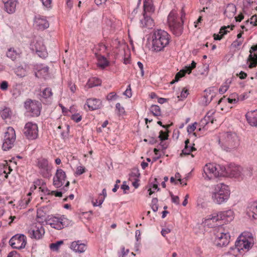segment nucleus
<instances>
[{"instance_id": "46", "label": "nucleus", "mask_w": 257, "mask_h": 257, "mask_svg": "<svg viewBox=\"0 0 257 257\" xmlns=\"http://www.w3.org/2000/svg\"><path fill=\"white\" fill-rule=\"evenodd\" d=\"M158 199L154 198L152 200L151 208L154 212H157L158 209Z\"/></svg>"}, {"instance_id": "58", "label": "nucleus", "mask_w": 257, "mask_h": 257, "mask_svg": "<svg viewBox=\"0 0 257 257\" xmlns=\"http://www.w3.org/2000/svg\"><path fill=\"white\" fill-rule=\"evenodd\" d=\"M171 197L172 202H173L174 203L177 204V205L179 204L180 202H179V198L178 196H174L173 194H171Z\"/></svg>"}, {"instance_id": "13", "label": "nucleus", "mask_w": 257, "mask_h": 257, "mask_svg": "<svg viewBox=\"0 0 257 257\" xmlns=\"http://www.w3.org/2000/svg\"><path fill=\"white\" fill-rule=\"evenodd\" d=\"M9 242L13 248L22 249L27 244V237L23 234H17L10 239Z\"/></svg>"}, {"instance_id": "64", "label": "nucleus", "mask_w": 257, "mask_h": 257, "mask_svg": "<svg viewBox=\"0 0 257 257\" xmlns=\"http://www.w3.org/2000/svg\"><path fill=\"white\" fill-rule=\"evenodd\" d=\"M250 24L253 26L257 25V17L256 15L253 16L250 19Z\"/></svg>"}, {"instance_id": "33", "label": "nucleus", "mask_w": 257, "mask_h": 257, "mask_svg": "<svg viewBox=\"0 0 257 257\" xmlns=\"http://www.w3.org/2000/svg\"><path fill=\"white\" fill-rule=\"evenodd\" d=\"M97 60V66L101 69H104L109 64V62L105 56L102 55H97L95 56Z\"/></svg>"}, {"instance_id": "29", "label": "nucleus", "mask_w": 257, "mask_h": 257, "mask_svg": "<svg viewBox=\"0 0 257 257\" xmlns=\"http://www.w3.org/2000/svg\"><path fill=\"white\" fill-rule=\"evenodd\" d=\"M141 24L142 27L148 29H151L154 26L153 20L146 14H143V19L141 20Z\"/></svg>"}, {"instance_id": "47", "label": "nucleus", "mask_w": 257, "mask_h": 257, "mask_svg": "<svg viewBox=\"0 0 257 257\" xmlns=\"http://www.w3.org/2000/svg\"><path fill=\"white\" fill-rule=\"evenodd\" d=\"M44 185H45V182L41 179H37L34 182V189H36L37 186L41 187Z\"/></svg>"}, {"instance_id": "40", "label": "nucleus", "mask_w": 257, "mask_h": 257, "mask_svg": "<svg viewBox=\"0 0 257 257\" xmlns=\"http://www.w3.org/2000/svg\"><path fill=\"white\" fill-rule=\"evenodd\" d=\"M150 111L154 116H159L161 115V109L158 105H152L150 107Z\"/></svg>"}, {"instance_id": "55", "label": "nucleus", "mask_w": 257, "mask_h": 257, "mask_svg": "<svg viewBox=\"0 0 257 257\" xmlns=\"http://www.w3.org/2000/svg\"><path fill=\"white\" fill-rule=\"evenodd\" d=\"M116 110L118 111L119 114H123L124 112V109L119 103H117L115 105Z\"/></svg>"}, {"instance_id": "30", "label": "nucleus", "mask_w": 257, "mask_h": 257, "mask_svg": "<svg viewBox=\"0 0 257 257\" xmlns=\"http://www.w3.org/2000/svg\"><path fill=\"white\" fill-rule=\"evenodd\" d=\"M190 140L189 139H187L185 141V147L183 150L182 151V153L180 154V156L182 157L183 155H190V153L196 150L194 146L189 145Z\"/></svg>"}, {"instance_id": "11", "label": "nucleus", "mask_w": 257, "mask_h": 257, "mask_svg": "<svg viewBox=\"0 0 257 257\" xmlns=\"http://www.w3.org/2000/svg\"><path fill=\"white\" fill-rule=\"evenodd\" d=\"M16 140L15 130L12 127H8L5 133L3 149L7 151L12 148Z\"/></svg>"}, {"instance_id": "45", "label": "nucleus", "mask_w": 257, "mask_h": 257, "mask_svg": "<svg viewBox=\"0 0 257 257\" xmlns=\"http://www.w3.org/2000/svg\"><path fill=\"white\" fill-rule=\"evenodd\" d=\"M218 168V172L219 173V177L221 176L227 175V168H225L224 166H221L219 165H216Z\"/></svg>"}, {"instance_id": "19", "label": "nucleus", "mask_w": 257, "mask_h": 257, "mask_svg": "<svg viewBox=\"0 0 257 257\" xmlns=\"http://www.w3.org/2000/svg\"><path fill=\"white\" fill-rule=\"evenodd\" d=\"M247 61L250 62L248 65L249 68H252L257 66V45L251 47Z\"/></svg>"}, {"instance_id": "61", "label": "nucleus", "mask_w": 257, "mask_h": 257, "mask_svg": "<svg viewBox=\"0 0 257 257\" xmlns=\"http://www.w3.org/2000/svg\"><path fill=\"white\" fill-rule=\"evenodd\" d=\"M242 42L243 40L236 39L232 43V45L234 47L237 48L242 44Z\"/></svg>"}, {"instance_id": "1", "label": "nucleus", "mask_w": 257, "mask_h": 257, "mask_svg": "<svg viewBox=\"0 0 257 257\" xmlns=\"http://www.w3.org/2000/svg\"><path fill=\"white\" fill-rule=\"evenodd\" d=\"M218 143L223 150L231 152L238 148L239 140L235 133L227 132L220 134Z\"/></svg>"}, {"instance_id": "22", "label": "nucleus", "mask_w": 257, "mask_h": 257, "mask_svg": "<svg viewBox=\"0 0 257 257\" xmlns=\"http://www.w3.org/2000/svg\"><path fill=\"white\" fill-rule=\"evenodd\" d=\"M4 4L5 10L10 14H14L16 10L17 0H2Z\"/></svg>"}, {"instance_id": "60", "label": "nucleus", "mask_w": 257, "mask_h": 257, "mask_svg": "<svg viewBox=\"0 0 257 257\" xmlns=\"http://www.w3.org/2000/svg\"><path fill=\"white\" fill-rule=\"evenodd\" d=\"M121 189L123 190L124 194L127 193L126 191L130 189L129 186L126 184V182H123L120 187Z\"/></svg>"}, {"instance_id": "9", "label": "nucleus", "mask_w": 257, "mask_h": 257, "mask_svg": "<svg viewBox=\"0 0 257 257\" xmlns=\"http://www.w3.org/2000/svg\"><path fill=\"white\" fill-rule=\"evenodd\" d=\"M45 232L42 224L39 222L32 224L28 230L29 236L36 240L41 239L44 235Z\"/></svg>"}, {"instance_id": "52", "label": "nucleus", "mask_w": 257, "mask_h": 257, "mask_svg": "<svg viewBox=\"0 0 257 257\" xmlns=\"http://www.w3.org/2000/svg\"><path fill=\"white\" fill-rule=\"evenodd\" d=\"M197 122L189 125L187 127V132L189 134L193 132L196 128Z\"/></svg>"}, {"instance_id": "10", "label": "nucleus", "mask_w": 257, "mask_h": 257, "mask_svg": "<svg viewBox=\"0 0 257 257\" xmlns=\"http://www.w3.org/2000/svg\"><path fill=\"white\" fill-rule=\"evenodd\" d=\"M38 132L37 124L33 122L26 123L23 130L24 136L29 140L36 139L38 136Z\"/></svg>"}, {"instance_id": "37", "label": "nucleus", "mask_w": 257, "mask_h": 257, "mask_svg": "<svg viewBox=\"0 0 257 257\" xmlns=\"http://www.w3.org/2000/svg\"><path fill=\"white\" fill-rule=\"evenodd\" d=\"M168 132L165 133L163 131H161L159 133V136L158 138L160 139V140L161 141L160 143V146L161 147L163 150H165L167 148L168 145L166 143L163 142V141L167 140L168 138Z\"/></svg>"}, {"instance_id": "49", "label": "nucleus", "mask_w": 257, "mask_h": 257, "mask_svg": "<svg viewBox=\"0 0 257 257\" xmlns=\"http://www.w3.org/2000/svg\"><path fill=\"white\" fill-rule=\"evenodd\" d=\"M104 201V198H99L98 199H96L95 201H92V204L94 206H100L101 205Z\"/></svg>"}, {"instance_id": "59", "label": "nucleus", "mask_w": 257, "mask_h": 257, "mask_svg": "<svg viewBox=\"0 0 257 257\" xmlns=\"http://www.w3.org/2000/svg\"><path fill=\"white\" fill-rule=\"evenodd\" d=\"M39 189L40 191H41L44 194H50V193H49L50 190L48 189V188L46 186V184L43 185L42 186L39 187Z\"/></svg>"}, {"instance_id": "24", "label": "nucleus", "mask_w": 257, "mask_h": 257, "mask_svg": "<svg viewBox=\"0 0 257 257\" xmlns=\"http://www.w3.org/2000/svg\"><path fill=\"white\" fill-rule=\"evenodd\" d=\"M89 110H94L99 109L102 105L101 101L95 98H90L86 100V104Z\"/></svg>"}, {"instance_id": "20", "label": "nucleus", "mask_w": 257, "mask_h": 257, "mask_svg": "<svg viewBox=\"0 0 257 257\" xmlns=\"http://www.w3.org/2000/svg\"><path fill=\"white\" fill-rule=\"evenodd\" d=\"M34 23L36 28L40 30H44L49 27V23L45 17L40 15L35 16Z\"/></svg>"}, {"instance_id": "14", "label": "nucleus", "mask_w": 257, "mask_h": 257, "mask_svg": "<svg viewBox=\"0 0 257 257\" xmlns=\"http://www.w3.org/2000/svg\"><path fill=\"white\" fill-rule=\"evenodd\" d=\"M203 177L206 180H211L219 177L218 168L216 165L207 164L203 168Z\"/></svg>"}, {"instance_id": "48", "label": "nucleus", "mask_w": 257, "mask_h": 257, "mask_svg": "<svg viewBox=\"0 0 257 257\" xmlns=\"http://www.w3.org/2000/svg\"><path fill=\"white\" fill-rule=\"evenodd\" d=\"M8 169V167H6L2 164H0V178H2V177H4L5 175L7 174L8 175V173L6 172V170Z\"/></svg>"}, {"instance_id": "35", "label": "nucleus", "mask_w": 257, "mask_h": 257, "mask_svg": "<svg viewBox=\"0 0 257 257\" xmlns=\"http://www.w3.org/2000/svg\"><path fill=\"white\" fill-rule=\"evenodd\" d=\"M236 7L233 4H228L224 11V14L228 18H232L234 16L236 12Z\"/></svg>"}, {"instance_id": "50", "label": "nucleus", "mask_w": 257, "mask_h": 257, "mask_svg": "<svg viewBox=\"0 0 257 257\" xmlns=\"http://www.w3.org/2000/svg\"><path fill=\"white\" fill-rule=\"evenodd\" d=\"M140 176V174L139 170H134L130 174V177L133 178L134 180L135 179H139Z\"/></svg>"}, {"instance_id": "16", "label": "nucleus", "mask_w": 257, "mask_h": 257, "mask_svg": "<svg viewBox=\"0 0 257 257\" xmlns=\"http://www.w3.org/2000/svg\"><path fill=\"white\" fill-rule=\"evenodd\" d=\"M66 178L65 172L61 169H57L53 178V185L56 188L61 187L65 183Z\"/></svg>"}, {"instance_id": "4", "label": "nucleus", "mask_w": 257, "mask_h": 257, "mask_svg": "<svg viewBox=\"0 0 257 257\" xmlns=\"http://www.w3.org/2000/svg\"><path fill=\"white\" fill-rule=\"evenodd\" d=\"M230 194L229 187L223 183H219L214 186L211 198L215 203L222 204L227 201Z\"/></svg>"}, {"instance_id": "25", "label": "nucleus", "mask_w": 257, "mask_h": 257, "mask_svg": "<svg viewBox=\"0 0 257 257\" xmlns=\"http://www.w3.org/2000/svg\"><path fill=\"white\" fill-rule=\"evenodd\" d=\"M70 248L76 252L82 253L86 250L87 246L86 244L82 243L80 240H77L71 243Z\"/></svg>"}, {"instance_id": "38", "label": "nucleus", "mask_w": 257, "mask_h": 257, "mask_svg": "<svg viewBox=\"0 0 257 257\" xmlns=\"http://www.w3.org/2000/svg\"><path fill=\"white\" fill-rule=\"evenodd\" d=\"M158 183L157 179L155 178L154 183L150 185V188L148 189L149 196L152 195L155 192V190L158 191L160 190Z\"/></svg>"}, {"instance_id": "18", "label": "nucleus", "mask_w": 257, "mask_h": 257, "mask_svg": "<svg viewBox=\"0 0 257 257\" xmlns=\"http://www.w3.org/2000/svg\"><path fill=\"white\" fill-rule=\"evenodd\" d=\"M242 168L239 166L230 164L227 168V174L230 177L238 178L242 174Z\"/></svg>"}, {"instance_id": "51", "label": "nucleus", "mask_w": 257, "mask_h": 257, "mask_svg": "<svg viewBox=\"0 0 257 257\" xmlns=\"http://www.w3.org/2000/svg\"><path fill=\"white\" fill-rule=\"evenodd\" d=\"M85 172V168L83 166H79L76 168L75 174L77 175H80Z\"/></svg>"}, {"instance_id": "62", "label": "nucleus", "mask_w": 257, "mask_h": 257, "mask_svg": "<svg viewBox=\"0 0 257 257\" xmlns=\"http://www.w3.org/2000/svg\"><path fill=\"white\" fill-rule=\"evenodd\" d=\"M129 250L128 249H125L124 247H122L121 248V254L119 255V257H125V256L127 254Z\"/></svg>"}, {"instance_id": "31", "label": "nucleus", "mask_w": 257, "mask_h": 257, "mask_svg": "<svg viewBox=\"0 0 257 257\" xmlns=\"http://www.w3.org/2000/svg\"><path fill=\"white\" fill-rule=\"evenodd\" d=\"M101 80L95 77L90 78L87 81L85 87L87 88H91L100 85Z\"/></svg>"}, {"instance_id": "2", "label": "nucleus", "mask_w": 257, "mask_h": 257, "mask_svg": "<svg viewBox=\"0 0 257 257\" xmlns=\"http://www.w3.org/2000/svg\"><path fill=\"white\" fill-rule=\"evenodd\" d=\"M170 40L169 34L161 29H157L153 32L152 41V49L155 52L163 51L168 45Z\"/></svg>"}, {"instance_id": "63", "label": "nucleus", "mask_w": 257, "mask_h": 257, "mask_svg": "<svg viewBox=\"0 0 257 257\" xmlns=\"http://www.w3.org/2000/svg\"><path fill=\"white\" fill-rule=\"evenodd\" d=\"M8 257H20V256L16 251H12L8 254Z\"/></svg>"}, {"instance_id": "41", "label": "nucleus", "mask_w": 257, "mask_h": 257, "mask_svg": "<svg viewBox=\"0 0 257 257\" xmlns=\"http://www.w3.org/2000/svg\"><path fill=\"white\" fill-rule=\"evenodd\" d=\"M0 114L3 119L9 118L11 114V111L9 108H5L0 111Z\"/></svg>"}, {"instance_id": "56", "label": "nucleus", "mask_w": 257, "mask_h": 257, "mask_svg": "<svg viewBox=\"0 0 257 257\" xmlns=\"http://www.w3.org/2000/svg\"><path fill=\"white\" fill-rule=\"evenodd\" d=\"M117 97V96L115 93L110 92L108 94L107 96V99L108 100H112L115 99Z\"/></svg>"}, {"instance_id": "57", "label": "nucleus", "mask_w": 257, "mask_h": 257, "mask_svg": "<svg viewBox=\"0 0 257 257\" xmlns=\"http://www.w3.org/2000/svg\"><path fill=\"white\" fill-rule=\"evenodd\" d=\"M188 94H189L188 90L187 89H186L185 88H184L181 91V93L180 94V97L182 99L186 98Z\"/></svg>"}, {"instance_id": "43", "label": "nucleus", "mask_w": 257, "mask_h": 257, "mask_svg": "<svg viewBox=\"0 0 257 257\" xmlns=\"http://www.w3.org/2000/svg\"><path fill=\"white\" fill-rule=\"evenodd\" d=\"M63 243V241L62 240H59L56 242L51 243L50 244V248L53 251H58L60 248V246L61 244Z\"/></svg>"}, {"instance_id": "39", "label": "nucleus", "mask_w": 257, "mask_h": 257, "mask_svg": "<svg viewBox=\"0 0 257 257\" xmlns=\"http://www.w3.org/2000/svg\"><path fill=\"white\" fill-rule=\"evenodd\" d=\"M249 211L252 213V217L254 219H257V202H253L249 207Z\"/></svg>"}, {"instance_id": "12", "label": "nucleus", "mask_w": 257, "mask_h": 257, "mask_svg": "<svg viewBox=\"0 0 257 257\" xmlns=\"http://www.w3.org/2000/svg\"><path fill=\"white\" fill-rule=\"evenodd\" d=\"M24 106L31 116H38L40 114L41 104L39 102L29 99L25 102Z\"/></svg>"}, {"instance_id": "5", "label": "nucleus", "mask_w": 257, "mask_h": 257, "mask_svg": "<svg viewBox=\"0 0 257 257\" xmlns=\"http://www.w3.org/2000/svg\"><path fill=\"white\" fill-rule=\"evenodd\" d=\"M168 24L171 31L176 36H180L183 32V21L180 18L176 11L173 10L168 16Z\"/></svg>"}, {"instance_id": "53", "label": "nucleus", "mask_w": 257, "mask_h": 257, "mask_svg": "<svg viewBox=\"0 0 257 257\" xmlns=\"http://www.w3.org/2000/svg\"><path fill=\"white\" fill-rule=\"evenodd\" d=\"M71 119L76 122H78L82 119L81 116L79 114H75L72 115Z\"/></svg>"}, {"instance_id": "6", "label": "nucleus", "mask_w": 257, "mask_h": 257, "mask_svg": "<svg viewBox=\"0 0 257 257\" xmlns=\"http://www.w3.org/2000/svg\"><path fill=\"white\" fill-rule=\"evenodd\" d=\"M215 242L217 246H226L229 242L230 236L229 231L222 225H219L213 229Z\"/></svg>"}, {"instance_id": "21", "label": "nucleus", "mask_w": 257, "mask_h": 257, "mask_svg": "<svg viewBox=\"0 0 257 257\" xmlns=\"http://www.w3.org/2000/svg\"><path fill=\"white\" fill-rule=\"evenodd\" d=\"M234 217V212L231 209L219 212V220L222 221L223 223H227L231 222Z\"/></svg>"}, {"instance_id": "32", "label": "nucleus", "mask_w": 257, "mask_h": 257, "mask_svg": "<svg viewBox=\"0 0 257 257\" xmlns=\"http://www.w3.org/2000/svg\"><path fill=\"white\" fill-rule=\"evenodd\" d=\"M144 14L151 13L154 12L155 7L153 0H145L144 2Z\"/></svg>"}, {"instance_id": "28", "label": "nucleus", "mask_w": 257, "mask_h": 257, "mask_svg": "<svg viewBox=\"0 0 257 257\" xmlns=\"http://www.w3.org/2000/svg\"><path fill=\"white\" fill-rule=\"evenodd\" d=\"M217 88L215 87H210L205 90L206 95H204V98L206 99L205 105L209 104L212 100L213 97L215 96V91Z\"/></svg>"}, {"instance_id": "26", "label": "nucleus", "mask_w": 257, "mask_h": 257, "mask_svg": "<svg viewBox=\"0 0 257 257\" xmlns=\"http://www.w3.org/2000/svg\"><path fill=\"white\" fill-rule=\"evenodd\" d=\"M22 54L21 50L19 48H10L6 53L7 56L13 61L20 58Z\"/></svg>"}, {"instance_id": "27", "label": "nucleus", "mask_w": 257, "mask_h": 257, "mask_svg": "<svg viewBox=\"0 0 257 257\" xmlns=\"http://www.w3.org/2000/svg\"><path fill=\"white\" fill-rule=\"evenodd\" d=\"M245 117L250 125L257 126V110L248 112L245 114Z\"/></svg>"}, {"instance_id": "8", "label": "nucleus", "mask_w": 257, "mask_h": 257, "mask_svg": "<svg viewBox=\"0 0 257 257\" xmlns=\"http://www.w3.org/2000/svg\"><path fill=\"white\" fill-rule=\"evenodd\" d=\"M30 49L41 58H45L47 57L48 53L46 48L44 44L43 39L41 38H35L31 41Z\"/></svg>"}, {"instance_id": "17", "label": "nucleus", "mask_w": 257, "mask_h": 257, "mask_svg": "<svg viewBox=\"0 0 257 257\" xmlns=\"http://www.w3.org/2000/svg\"><path fill=\"white\" fill-rule=\"evenodd\" d=\"M196 63L194 61H192L190 65L186 66L183 69L176 74L175 77V79L171 82V84H173L176 82H178L181 77L185 75L186 73L190 74L192 69L196 67Z\"/></svg>"}, {"instance_id": "15", "label": "nucleus", "mask_w": 257, "mask_h": 257, "mask_svg": "<svg viewBox=\"0 0 257 257\" xmlns=\"http://www.w3.org/2000/svg\"><path fill=\"white\" fill-rule=\"evenodd\" d=\"M66 219L64 216L60 217L51 216L46 219V223L47 224L50 225L51 227L60 230L63 228L66 225Z\"/></svg>"}, {"instance_id": "44", "label": "nucleus", "mask_w": 257, "mask_h": 257, "mask_svg": "<svg viewBox=\"0 0 257 257\" xmlns=\"http://www.w3.org/2000/svg\"><path fill=\"white\" fill-rule=\"evenodd\" d=\"M230 83V81L228 82V80H226L224 84L221 85V87L219 88V92L221 94H224L225 92H226L229 87Z\"/></svg>"}, {"instance_id": "3", "label": "nucleus", "mask_w": 257, "mask_h": 257, "mask_svg": "<svg viewBox=\"0 0 257 257\" xmlns=\"http://www.w3.org/2000/svg\"><path fill=\"white\" fill-rule=\"evenodd\" d=\"M254 243L252 234L249 232H243L237 238L235 242L234 248L231 249L236 250L237 252L243 253L249 250Z\"/></svg>"}, {"instance_id": "7", "label": "nucleus", "mask_w": 257, "mask_h": 257, "mask_svg": "<svg viewBox=\"0 0 257 257\" xmlns=\"http://www.w3.org/2000/svg\"><path fill=\"white\" fill-rule=\"evenodd\" d=\"M36 163L41 176L44 178H50L52 175V166L49 163L48 159L40 158L37 159Z\"/></svg>"}, {"instance_id": "23", "label": "nucleus", "mask_w": 257, "mask_h": 257, "mask_svg": "<svg viewBox=\"0 0 257 257\" xmlns=\"http://www.w3.org/2000/svg\"><path fill=\"white\" fill-rule=\"evenodd\" d=\"M39 95L40 99L43 103L51 101L53 97L52 89L50 87L45 88L41 92Z\"/></svg>"}, {"instance_id": "42", "label": "nucleus", "mask_w": 257, "mask_h": 257, "mask_svg": "<svg viewBox=\"0 0 257 257\" xmlns=\"http://www.w3.org/2000/svg\"><path fill=\"white\" fill-rule=\"evenodd\" d=\"M210 220H212L213 222L219 221V212L213 213L207 216L205 219V221H209Z\"/></svg>"}, {"instance_id": "34", "label": "nucleus", "mask_w": 257, "mask_h": 257, "mask_svg": "<svg viewBox=\"0 0 257 257\" xmlns=\"http://www.w3.org/2000/svg\"><path fill=\"white\" fill-rule=\"evenodd\" d=\"M107 47L102 43H100L97 45H95L94 48V53L95 56L97 55H102L106 52Z\"/></svg>"}, {"instance_id": "54", "label": "nucleus", "mask_w": 257, "mask_h": 257, "mask_svg": "<svg viewBox=\"0 0 257 257\" xmlns=\"http://www.w3.org/2000/svg\"><path fill=\"white\" fill-rule=\"evenodd\" d=\"M9 86L8 82L6 81H3L0 84V88L3 91H6L8 89Z\"/></svg>"}, {"instance_id": "36", "label": "nucleus", "mask_w": 257, "mask_h": 257, "mask_svg": "<svg viewBox=\"0 0 257 257\" xmlns=\"http://www.w3.org/2000/svg\"><path fill=\"white\" fill-rule=\"evenodd\" d=\"M215 111L213 109L209 110L206 115L204 116L203 119L201 120V122L203 124H207L209 122L213 123L214 120V117L213 116Z\"/></svg>"}]
</instances>
